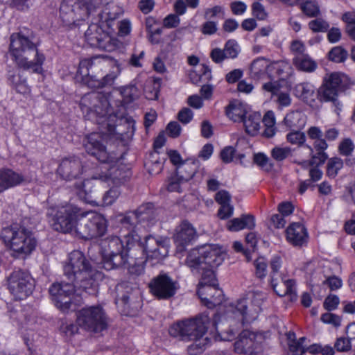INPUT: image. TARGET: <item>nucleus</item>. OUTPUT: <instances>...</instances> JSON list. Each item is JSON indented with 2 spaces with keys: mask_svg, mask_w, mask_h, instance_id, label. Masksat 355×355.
<instances>
[{
  "mask_svg": "<svg viewBox=\"0 0 355 355\" xmlns=\"http://www.w3.org/2000/svg\"><path fill=\"white\" fill-rule=\"evenodd\" d=\"M266 297V293L261 291L251 292L247 297L240 299L235 304L230 305L225 317L216 314L211 321L207 313H202L195 318L173 324L169 328V334L182 340L190 341L204 336L207 331L212 327L221 336L222 340H230L237 331L231 323L236 322L241 327L245 322L255 320L261 311Z\"/></svg>",
  "mask_w": 355,
  "mask_h": 355,
  "instance_id": "1",
  "label": "nucleus"
},
{
  "mask_svg": "<svg viewBox=\"0 0 355 355\" xmlns=\"http://www.w3.org/2000/svg\"><path fill=\"white\" fill-rule=\"evenodd\" d=\"M51 226L63 233L74 234L80 239H92L91 222L89 211H84L77 206L69 204L47 211Z\"/></svg>",
  "mask_w": 355,
  "mask_h": 355,
  "instance_id": "2",
  "label": "nucleus"
},
{
  "mask_svg": "<svg viewBox=\"0 0 355 355\" xmlns=\"http://www.w3.org/2000/svg\"><path fill=\"white\" fill-rule=\"evenodd\" d=\"M10 39V53L18 66L41 73L45 58L37 51L39 41L33 31L24 28L12 33Z\"/></svg>",
  "mask_w": 355,
  "mask_h": 355,
  "instance_id": "3",
  "label": "nucleus"
},
{
  "mask_svg": "<svg viewBox=\"0 0 355 355\" xmlns=\"http://www.w3.org/2000/svg\"><path fill=\"white\" fill-rule=\"evenodd\" d=\"M224 260L220 248L212 244H205L190 250L185 263L191 270L198 272L202 270L201 281L198 287L205 285H218L213 269L220 266Z\"/></svg>",
  "mask_w": 355,
  "mask_h": 355,
  "instance_id": "4",
  "label": "nucleus"
},
{
  "mask_svg": "<svg viewBox=\"0 0 355 355\" xmlns=\"http://www.w3.org/2000/svg\"><path fill=\"white\" fill-rule=\"evenodd\" d=\"M128 250H132V256L141 259H155L161 260L168 252V239L166 237H155L147 235L143 239L132 230L125 236Z\"/></svg>",
  "mask_w": 355,
  "mask_h": 355,
  "instance_id": "5",
  "label": "nucleus"
},
{
  "mask_svg": "<svg viewBox=\"0 0 355 355\" xmlns=\"http://www.w3.org/2000/svg\"><path fill=\"white\" fill-rule=\"evenodd\" d=\"M79 105L85 117L95 121L108 132L114 130L116 116L109 113L108 101L101 94L91 92L85 94Z\"/></svg>",
  "mask_w": 355,
  "mask_h": 355,
  "instance_id": "6",
  "label": "nucleus"
},
{
  "mask_svg": "<svg viewBox=\"0 0 355 355\" xmlns=\"http://www.w3.org/2000/svg\"><path fill=\"white\" fill-rule=\"evenodd\" d=\"M4 243L9 245L12 251V255L18 258H24L35 248L36 240L32 233L25 227L15 223L5 227L1 232Z\"/></svg>",
  "mask_w": 355,
  "mask_h": 355,
  "instance_id": "7",
  "label": "nucleus"
},
{
  "mask_svg": "<svg viewBox=\"0 0 355 355\" xmlns=\"http://www.w3.org/2000/svg\"><path fill=\"white\" fill-rule=\"evenodd\" d=\"M64 274L69 281L76 283L83 291L92 286V266L84 254L79 250H73L69 254L68 260L64 266Z\"/></svg>",
  "mask_w": 355,
  "mask_h": 355,
  "instance_id": "8",
  "label": "nucleus"
},
{
  "mask_svg": "<svg viewBox=\"0 0 355 355\" xmlns=\"http://www.w3.org/2000/svg\"><path fill=\"white\" fill-rule=\"evenodd\" d=\"M131 176L130 170L123 164H113L105 172L96 173L91 179L85 180L76 187L79 190L78 195L87 202H91L92 187L95 181L111 182L113 184L121 186L126 182Z\"/></svg>",
  "mask_w": 355,
  "mask_h": 355,
  "instance_id": "9",
  "label": "nucleus"
},
{
  "mask_svg": "<svg viewBox=\"0 0 355 355\" xmlns=\"http://www.w3.org/2000/svg\"><path fill=\"white\" fill-rule=\"evenodd\" d=\"M125 243V247L123 241L116 236L107 237L101 241L103 267L105 270H110L125 266L129 255Z\"/></svg>",
  "mask_w": 355,
  "mask_h": 355,
  "instance_id": "10",
  "label": "nucleus"
},
{
  "mask_svg": "<svg viewBox=\"0 0 355 355\" xmlns=\"http://www.w3.org/2000/svg\"><path fill=\"white\" fill-rule=\"evenodd\" d=\"M117 296L116 304L125 315H135L140 306L139 296L140 292L136 285L128 282H122L116 286Z\"/></svg>",
  "mask_w": 355,
  "mask_h": 355,
  "instance_id": "11",
  "label": "nucleus"
},
{
  "mask_svg": "<svg viewBox=\"0 0 355 355\" xmlns=\"http://www.w3.org/2000/svg\"><path fill=\"white\" fill-rule=\"evenodd\" d=\"M76 322L80 327L94 333L101 332L108 326V318L100 306H89L80 310Z\"/></svg>",
  "mask_w": 355,
  "mask_h": 355,
  "instance_id": "12",
  "label": "nucleus"
},
{
  "mask_svg": "<svg viewBox=\"0 0 355 355\" xmlns=\"http://www.w3.org/2000/svg\"><path fill=\"white\" fill-rule=\"evenodd\" d=\"M101 132H92L87 135L83 140L86 152L94 156L102 163H113L116 157L110 154L106 148V134L112 133L101 126ZM114 130L113 131V132Z\"/></svg>",
  "mask_w": 355,
  "mask_h": 355,
  "instance_id": "13",
  "label": "nucleus"
},
{
  "mask_svg": "<svg viewBox=\"0 0 355 355\" xmlns=\"http://www.w3.org/2000/svg\"><path fill=\"white\" fill-rule=\"evenodd\" d=\"M8 287L15 300H21L32 293L35 280L28 272L15 270L8 277Z\"/></svg>",
  "mask_w": 355,
  "mask_h": 355,
  "instance_id": "14",
  "label": "nucleus"
},
{
  "mask_svg": "<svg viewBox=\"0 0 355 355\" xmlns=\"http://www.w3.org/2000/svg\"><path fill=\"white\" fill-rule=\"evenodd\" d=\"M76 287L78 288V286L74 282L54 283L51 286L49 293L58 309L63 312L75 309Z\"/></svg>",
  "mask_w": 355,
  "mask_h": 355,
  "instance_id": "15",
  "label": "nucleus"
},
{
  "mask_svg": "<svg viewBox=\"0 0 355 355\" xmlns=\"http://www.w3.org/2000/svg\"><path fill=\"white\" fill-rule=\"evenodd\" d=\"M265 340L263 334L243 329L234 343V351L240 354L261 355L262 343Z\"/></svg>",
  "mask_w": 355,
  "mask_h": 355,
  "instance_id": "16",
  "label": "nucleus"
},
{
  "mask_svg": "<svg viewBox=\"0 0 355 355\" xmlns=\"http://www.w3.org/2000/svg\"><path fill=\"white\" fill-rule=\"evenodd\" d=\"M149 288L151 293L157 299L168 300L175 295L179 289V284L166 273L161 272L152 279Z\"/></svg>",
  "mask_w": 355,
  "mask_h": 355,
  "instance_id": "17",
  "label": "nucleus"
},
{
  "mask_svg": "<svg viewBox=\"0 0 355 355\" xmlns=\"http://www.w3.org/2000/svg\"><path fill=\"white\" fill-rule=\"evenodd\" d=\"M85 168L80 157L73 155L61 159L58 175L64 180L72 181L82 178Z\"/></svg>",
  "mask_w": 355,
  "mask_h": 355,
  "instance_id": "18",
  "label": "nucleus"
},
{
  "mask_svg": "<svg viewBox=\"0 0 355 355\" xmlns=\"http://www.w3.org/2000/svg\"><path fill=\"white\" fill-rule=\"evenodd\" d=\"M175 232L173 239L178 254L184 252L186 247L198 236L195 227L187 220H183L176 227Z\"/></svg>",
  "mask_w": 355,
  "mask_h": 355,
  "instance_id": "19",
  "label": "nucleus"
},
{
  "mask_svg": "<svg viewBox=\"0 0 355 355\" xmlns=\"http://www.w3.org/2000/svg\"><path fill=\"white\" fill-rule=\"evenodd\" d=\"M85 37L91 46L103 50H107V43L110 41V36L96 23L89 25L85 33Z\"/></svg>",
  "mask_w": 355,
  "mask_h": 355,
  "instance_id": "20",
  "label": "nucleus"
},
{
  "mask_svg": "<svg viewBox=\"0 0 355 355\" xmlns=\"http://www.w3.org/2000/svg\"><path fill=\"white\" fill-rule=\"evenodd\" d=\"M197 294L208 308L219 305L223 300V291L218 288V285L200 286Z\"/></svg>",
  "mask_w": 355,
  "mask_h": 355,
  "instance_id": "21",
  "label": "nucleus"
},
{
  "mask_svg": "<svg viewBox=\"0 0 355 355\" xmlns=\"http://www.w3.org/2000/svg\"><path fill=\"white\" fill-rule=\"evenodd\" d=\"M109 61L107 58L99 56L83 59L79 63L78 73L82 76H87L90 73L96 75L108 67Z\"/></svg>",
  "mask_w": 355,
  "mask_h": 355,
  "instance_id": "22",
  "label": "nucleus"
},
{
  "mask_svg": "<svg viewBox=\"0 0 355 355\" xmlns=\"http://www.w3.org/2000/svg\"><path fill=\"white\" fill-rule=\"evenodd\" d=\"M286 239L294 246H302L307 243L308 232L300 223H291L286 230Z\"/></svg>",
  "mask_w": 355,
  "mask_h": 355,
  "instance_id": "23",
  "label": "nucleus"
},
{
  "mask_svg": "<svg viewBox=\"0 0 355 355\" xmlns=\"http://www.w3.org/2000/svg\"><path fill=\"white\" fill-rule=\"evenodd\" d=\"M271 286L274 291L281 297L290 295L292 297H296L295 282L288 279L286 275L274 277L271 279Z\"/></svg>",
  "mask_w": 355,
  "mask_h": 355,
  "instance_id": "24",
  "label": "nucleus"
},
{
  "mask_svg": "<svg viewBox=\"0 0 355 355\" xmlns=\"http://www.w3.org/2000/svg\"><path fill=\"white\" fill-rule=\"evenodd\" d=\"M24 182H29V180L11 169H0V193Z\"/></svg>",
  "mask_w": 355,
  "mask_h": 355,
  "instance_id": "25",
  "label": "nucleus"
},
{
  "mask_svg": "<svg viewBox=\"0 0 355 355\" xmlns=\"http://www.w3.org/2000/svg\"><path fill=\"white\" fill-rule=\"evenodd\" d=\"M75 3L63 0L60 7V17L65 26H71L73 24L78 25L79 21H84V19H78L77 13L73 12V7Z\"/></svg>",
  "mask_w": 355,
  "mask_h": 355,
  "instance_id": "26",
  "label": "nucleus"
},
{
  "mask_svg": "<svg viewBox=\"0 0 355 355\" xmlns=\"http://www.w3.org/2000/svg\"><path fill=\"white\" fill-rule=\"evenodd\" d=\"M137 223H146L147 226L154 224L157 218V211L153 203L148 202L139 207L135 211Z\"/></svg>",
  "mask_w": 355,
  "mask_h": 355,
  "instance_id": "27",
  "label": "nucleus"
},
{
  "mask_svg": "<svg viewBox=\"0 0 355 355\" xmlns=\"http://www.w3.org/2000/svg\"><path fill=\"white\" fill-rule=\"evenodd\" d=\"M91 222L92 239L103 236L107 228V223L105 218L95 211H89Z\"/></svg>",
  "mask_w": 355,
  "mask_h": 355,
  "instance_id": "28",
  "label": "nucleus"
},
{
  "mask_svg": "<svg viewBox=\"0 0 355 355\" xmlns=\"http://www.w3.org/2000/svg\"><path fill=\"white\" fill-rule=\"evenodd\" d=\"M318 98L321 102H331L335 107V112L338 114L341 110V104L338 100L340 92L322 83L318 91Z\"/></svg>",
  "mask_w": 355,
  "mask_h": 355,
  "instance_id": "29",
  "label": "nucleus"
},
{
  "mask_svg": "<svg viewBox=\"0 0 355 355\" xmlns=\"http://www.w3.org/2000/svg\"><path fill=\"white\" fill-rule=\"evenodd\" d=\"M227 226L232 232H237L245 228L252 230L255 227L254 217L251 214H243L240 218L229 220Z\"/></svg>",
  "mask_w": 355,
  "mask_h": 355,
  "instance_id": "30",
  "label": "nucleus"
},
{
  "mask_svg": "<svg viewBox=\"0 0 355 355\" xmlns=\"http://www.w3.org/2000/svg\"><path fill=\"white\" fill-rule=\"evenodd\" d=\"M293 64L295 68L306 73H312L318 67V64L308 54L299 55L294 56L293 58Z\"/></svg>",
  "mask_w": 355,
  "mask_h": 355,
  "instance_id": "31",
  "label": "nucleus"
},
{
  "mask_svg": "<svg viewBox=\"0 0 355 355\" xmlns=\"http://www.w3.org/2000/svg\"><path fill=\"white\" fill-rule=\"evenodd\" d=\"M284 121L290 128L301 129L306 124V116L299 110L291 111L286 115Z\"/></svg>",
  "mask_w": 355,
  "mask_h": 355,
  "instance_id": "32",
  "label": "nucleus"
},
{
  "mask_svg": "<svg viewBox=\"0 0 355 355\" xmlns=\"http://www.w3.org/2000/svg\"><path fill=\"white\" fill-rule=\"evenodd\" d=\"M225 112L227 116L234 122H241L247 114L244 105L238 101L230 103Z\"/></svg>",
  "mask_w": 355,
  "mask_h": 355,
  "instance_id": "33",
  "label": "nucleus"
},
{
  "mask_svg": "<svg viewBox=\"0 0 355 355\" xmlns=\"http://www.w3.org/2000/svg\"><path fill=\"white\" fill-rule=\"evenodd\" d=\"M129 255L128 257V261L125 265H128V270L130 275L139 276L144 272V264L146 261V259H141L137 258L136 256H132V250H128Z\"/></svg>",
  "mask_w": 355,
  "mask_h": 355,
  "instance_id": "34",
  "label": "nucleus"
},
{
  "mask_svg": "<svg viewBox=\"0 0 355 355\" xmlns=\"http://www.w3.org/2000/svg\"><path fill=\"white\" fill-rule=\"evenodd\" d=\"M165 141V137L162 134H159L154 141L153 147L155 150L153 153L150 154V157L153 159L151 162H154L157 168H149L150 172L152 173H159L162 170L163 162L158 160L157 159V157L159 155V152L157 151V150L160 149L164 145Z\"/></svg>",
  "mask_w": 355,
  "mask_h": 355,
  "instance_id": "35",
  "label": "nucleus"
},
{
  "mask_svg": "<svg viewBox=\"0 0 355 355\" xmlns=\"http://www.w3.org/2000/svg\"><path fill=\"white\" fill-rule=\"evenodd\" d=\"M196 166L195 162H184L176 167V175L182 181L187 182L195 175Z\"/></svg>",
  "mask_w": 355,
  "mask_h": 355,
  "instance_id": "36",
  "label": "nucleus"
},
{
  "mask_svg": "<svg viewBox=\"0 0 355 355\" xmlns=\"http://www.w3.org/2000/svg\"><path fill=\"white\" fill-rule=\"evenodd\" d=\"M261 120V114L254 113L245 116L241 122L243 123L245 131L248 134L255 135L259 130Z\"/></svg>",
  "mask_w": 355,
  "mask_h": 355,
  "instance_id": "37",
  "label": "nucleus"
},
{
  "mask_svg": "<svg viewBox=\"0 0 355 355\" xmlns=\"http://www.w3.org/2000/svg\"><path fill=\"white\" fill-rule=\"evenodd\" d=\"M299 4L302 13L307 17H317L321 14L320 6L315 0H303Z\"/></svg>",
  "mask_w": 355,
  "mask_h": 355,
  "instance_id": "38",
  "label": "nucleus"
},
{
  "mask_svg": "<svg viewBox=\"0 0 355 355\" xmlns=\"http://www.w3.org/2000/svg\"><path fill=\"white\" fill-rule=\"evenodd\" d=\"M344 78L343 74L334 72L327 75L324 78L323 83L340 93L343 90Z\"/></svg>",
  "mask_w": 355,
  "mask_h": 355,
  "instance_id": "39",
  "label": "nucleus"
},
{
  "mask_svg": "<svg viewBox=\"0 0 355 355\" xmlns=\"http://www.w3.org/2000/svg\"><path fill=\"white\" fill-rule=\"evenodd\" d=\"M341 19L345 24V32L351 40L355 41V12H346L343 14Z\"/></svg>",
  "mask_w": 355,
  "mask_h": 355,
  "instance_id": "40",
  "label": "nucleus"
},
{
  "mask_svg": "<svg viewBox=\"0 0 355 355\" xmlns=\"http://www.w3.org/2000/svg\"><path fill=\"white\" fill-rule=\"evenodd\" d=\"M268 67L267 60L264 58H258L254 60L250 66V74L254 78L259 77L265 73Z\"/></svg>",
  "mask_w": 355,
  "mask_h": 355,
  "instance_id": "41",
  "label": "nucleus"
},
{
  "mask_svg": "<svg viewBox=\"0 0 355 355\" xmlns=\"http://www.w3.org/2000/svg\"><path fill=\"white\" fill-rule=\"evenodd\" d=\"M343 166V162L340 158L337 157L330 158L327 165V175L331 178H336Z\"/></svg>",
  "mask_w": 355,
  "mask_h": 355,
  "instance_id": "42",
  "label": "nucleus"
},
{
  "mask_svg": "<svg viewBox=\"0 0 355 355\" xmlns=\"http://www.w3.org/2000/svg\"><path fill=\"white\" fill-rule=\"evenodd\" d=\"M295 90L298 96L305 101L311 98L314 94V87L308 83H302L297 85L295 87Z\"/></svg>",
  "mask_w": 355,
  "mask_h": 355,
  "instance_id": "43",
  "label": "nucleus"
},
{
  "mask_svg": "<svg viewBox=\"0 0 355 355\" xmlns=\"http://www.w3.org/2000/svg\"><path fill=\"white\" fill-rule=\"evenodd\" d=\"M308 23L309 28L313 33H325L329 28V24L324 19L317 17Z\"/></svg>",
  "mask_w": 355,
  "mask_h": 355,
  "instance_id": "44",
  "label": "nucleus"
},
{
  "mask_svg": "<svg viewBox=\"0 0 355 355\" xmlns=\"http://www.w3.org/2000/svg\"><path fill=\"white\" fill-rule=\"evenodd\" d=\"M347 55V51L340 46L332 48L328 53L329 60L336 63L343 62Z\"/></svg>",
  "mask_w": 355,
  "mask_h": 355,
  "instance_id": "45",
  "label": "nucleus"
},
{
  "mask_svg": "<svg viewBox=\"0 0 355 355\" xmlns=\"http://www.w3.org/2000/svg\"><path fill=\"white\" fill-rule=\"evenodd\" d=\"M207 338L204 336L191 340L193 343L187 348V352L190 355H197L202 353L207 344Z\"/></svg>",
  "mask_w": 355,
  "mask_h": 355,
  "instance_id": "46",
  "label": "nucleus"
},
{
  "mask_svg": "<svg viewBox=\"0 0 355 355\" xmlns=\"http://www.w3.org/2000/svg\"><path fill=\"white\" fill-rule=\"evenodd\" d=\"M292 150L289 147L275 146L271 150V157L277 162H282L291 156Z\"/></svg>",
  "mask_w": 355,
  "mask_h": 355,
  "instance_id": "47",
  "label": "nucleus"
},
{
  "mask_svg": "<svg viewBox=\"0 0 355 355\" xmlns=\"http://www.w3.org/2000/svg\"><path fill=\"white\" fill-rule=\"evenodd\" d=\"M120 195L121 191L119 189V186L115 185L104 194L103 197V205L107 206L111 205L116 201Z\"/></svg>",
  "mask_w": 355,
  "mask_h": 355,
  "instance_id": "48",
  "label": "nucleus"
},
{
  "mask_svg": "<svg viewBox=\"0 0 355 355\" xmlns=\"http://www.w3.org/2000/svg\"><path fill=\"white\" fill-rule=\"evenodd\" d=\"M306 340L305 337H302L298 340H293L289 343V349L293 355H302L306 352V346L304 343Z\"/></svg>",
  "mask_w": 355,
  "mask_h": 355,
  "instance_id": "49",
  "label": "nucleus"
},
{
  "mask_svg": "<svg viewBox=\"0 0 355 355\" xmlns=\"http://www.w3.org/2000/svg\"><path fill=\"white\" fill-rule=\"evenodd\" d=\"M254 162L266 171H271L274 166L269 158L263 153L255 154L254 155Z\"/></svg>",
  "mask_w": 355,
  "mask_h": 355,
  "instance_id": "50",
  "label": "nucleus"
},
{
  "mask_svg": "<svg viewBox=\"0 0 355 355\" xmlns=\"http://www.w3.org/2000/svg\"><path fill=\"white\" fill-rule=\"evenodd\" d=\"M227 58H235L239 54L238 44L235 40H228L223 49Z\"/></svg>",
  "mask_w": 355,
  "mask_h": 355,
  "instance_id": "51",
  "label": "nucleus"
},
{
  "mask_svg": "<svg viewBox=\"0 0 355 355\" xmlns=\"http://www.w3.org/2000/svg\"><path fill=\"white\" fill-rule=\"evenodd\" d=\"M334 349L339 352H347L352 349L351 339L345 337L338 338L334 343Z\"/></svg>",
  "mask_w": 355,
  "mask_h": 355,
  "instance_id": "52",
  "label": "nucleus"
},
{
  "mask_svg": "<svg viewBox=\"0 0 355 355\" xmlns=\"http://www.w3.org/2000/svg\"><path fill=\"white\" fill-rule=\"evenodd\" d=\"M327 158L328 155L326 153L322 151H318L316 154L312 156L311 159L309 162V163L304 162L302 165L304 166L306 165L319 166L322 165L327 159Z\"/></svg>",
  "mask_w": 355,
  "mask_h": 355,
  "instance_id": "53",
  "label": "nucleus"
},
{
  "mask_svg": "<svg viewBox=\"0 0 355 355\" xmlns=\"http://www.w3.org/2000/svg\"><path fill=\"white\" fill-rule=\"evenodd\" d=\"M286 138L288 141L291 144L298 146L302 145L306 141L305 134L300 131H294L288 133Z\"/></svg>",
  "mask_w": 355,
  "mask_h": 355,
  "instance_id": "54",
  "label": "nucleus"
},
{
  "mask_svg": "<svg viewBox=\"0 0 355 355\" xmlns=\"http://www.w3.org/2000/svg\"><path fill=\"white\" fill-rule=\"evenodd\" d=\"M354 149V145L352 141L349 139H343L339 146L338 150L341 155L349 157Z\"/></svg>",
  "mask_w": 355,
  "mask_h": 355,
  "instance_id": "55",
  "label": "nucleus"
},
{
  "mask_svg": "<svg viewBox=\"0 0 355 355\" xmlns=\"http://www.w3.org/2000/svg\"><path fill=\"white\" fill-rule=\"evenodd\" d=\"M85 7L88 8L90 15H92L98 8L104 4L108 3V0H81Z\"/></svg>",
  "mask_w": 355,
  "mask_h": 355,
  "instance_id": "56",
  "label": "nucleus"
},
{
  "mask_svg": "<svg viewBox=\"0 0 355 355\" xmlns=\"http://www.w3.org/2000/svg\"><path fill=\"white\" fill-rule=\"evenodd\" d=\"M122 94L124 98H127L129 102L133 101L139 97V91L136 86L128 85L123 89Z\"/></svg>",
  "mask_w": 355,
  "mask_h": 355,
  "instance_id": "57",
  "label": "nucleus"
},
{
  "mask_svg": "<svg viewBox=\"0 0 355 355\" xmlns=\"http://www.w3.org/2000/svg\"><path fill=\"white\" fill-rule=\"evenodd\" d=\"M339 302L340 300L337 295H329L325 298L323 306L326 310L331 311L335 310L338 307Z\"/></svg>",
  "mask_w": 355,
  "mask_h": 355,
  "instance_id": "58",
  "label": "nucleus"
},
{
  "mask_svg": "<svg viewBox=\"0 0 355 355\" xmlns=\"http://www.w3.org/2000/svg\"><path fill=\"white\" fill-rule=\"evenodd\" d=\"M83 81L90 88L101 89V79L96 78V75L90 74L87 76H83Z\"/></svg>",
  "mask_w": 355,
  "mask_h": 355,
  "instance_id": "59",
  "label": "nucleus"
},
{
  "mask_svg": "<svg viewBox=\"0 0 355 355\" xmlns=\"http://www.w3.org/2000/svg\"><path fill=\"white\" fill-rule=\"evenodd\" d=\"M282 261L281 258L278 256L274 257L270 261V277L271 279H273L274 277H279V275H283L279 272V269L281 268Z\"/></svg>",
  "mask_w": 355,
  "mask_h": 355,
  "instance_id": "60",
  "label": "nucleus"
},
{
  "mask_svg": "<svg viewBox=\"0 0 355 355\" xmlns=\"http://www.w3.org/2000/svg\"><path fill=\"white\" fill-rule=\"evenodd\" d=\"M321 320L327 324H331L335 327H339L340 325V318L338 315L331 313H325L321 315Z\"/></svg>",
  "mask_w": 355,
  "mask_h": 355,
  "instance_id": "61",
  "label": "nucleus"
},
{
  "mask_svg": "<svg viewBox=\"0 0 355 355\" xmlns=\"http://www.w3.org/2000/svg\"><path fill=\"white\" fill-rule=\"evenodd\" d=\"M193 116V113L190 108L184 107L178 112V119L181 123L187 124L191 121Z\"/></svg>",
  "mask_w": 355,
  "mask_h": 355,
  "instance_id": "62",
  "label": "nucleus"
},
{
  "mask_svg": "<svg viewBox=\"0 0 355 355\" xmlns=\"http://www.w3.org/2000/svg\"><path fill=\"white\" fill-rule=\"evenodd\" d=\"M180 22V19L177 15L170 14L164 19L163 25L165 28H172L177 27Z\"/></svg>",
  "mask_w": 355,
  "mask_h": 355,
  "instance_id": "63",
  "label": "nucleus"
},
{
  "mask_svg": "<svg viewBox=\"0 0 355 355\" xmlns=\"http://www.w3.org/2000/svg\"><path fill=\"white\" fill-rule=\"evenodd\" d=\"M252 14L259 20H263L267 17V13L265 11L264 7L259 2H255L252 4Z\"/></svg>",
  "mask_w": 355,
  "mask_h": 355,
  "instance_id": "64",
  "label": "nucleus"
}]
</instances>
